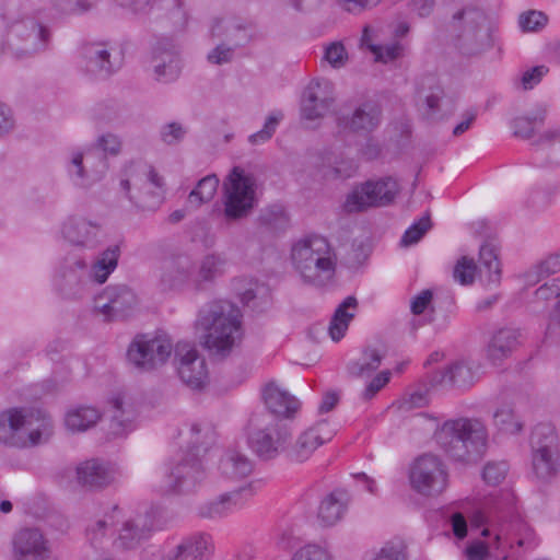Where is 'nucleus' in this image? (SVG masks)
<instances>
[{"label":"nucleus","mask_w":560,"mask_h":560,"mask_svg":"<svg viewBox=\"0 0 560 560\" xmlns=\"http://www.w3.org/2000/svg\"><path fill=\"white\" fill-rule=\"evenodd\" d=\"M241 311L228 300H212L198 312L196 328L202 331L203 347L218 359L226 358L241 330Z\"/></svg>","instance_id":"nucleus-1"},{"label":"nucleus","mask_w":560,"mask_h":560,"mask_svg":"<svg viewBox=\"0 0 560 560\" xmlns=\"http://www.w3.org/2000/svg\"><path fill=\"white\" fill-rule=\"evenodd\" d=\"M291 260L305 284L316 288L329 282L336 271V256L324 236L307 235L293 244Z\"/></svg>","instance_id":"nucleus-2"},{"label":"nucleus","mask_w":560,"mask_h":560,"mask_svg":"<svg viewBox=\"0 0 560 560\" xmlns=\"http://www.w3.org/2000/svg\"><path fill=\"white\" fill-rule=\"evenodd\" d=\"M435 439L451 458L468 462L485 452L488 433L479 419L458 418L445 421L436 431Z\"/></svg>","instance_id":"nucleus-3"},{"label":"nucleus","mask_w":560,"mask_h":560,"mask_svg":"<svg viewBox=\"0 0 560 560\" xmlns=\"http://www.w3.org/2000/svg\"><path fill=\"white\" fill-rule=\"evenodd\" d=\"M52 432V420L42 410L12 408L0 416V442L9 446L38 445Z\"/></svg>","instance_id":"nucleus-4"},{"label":"nucleus","mask_w":560,"mask_h":560,"mask_svg":"<svg viewBox=\"0 0 560 560\" xmlns=\"http://www.w3.org/2000/svg\"><path fill=\"white\" fill-rule=\"evenodd\" d=\"M7 44L15 59L34 58L49 50L52 32L35 15H23L7 22Z\"/></svg>","instance_id":"nucleus-5"},{"label":"nucleus","mask_w":560,"mask_h":560,"mask_svg":"<svg viewBox=\"0 0 560 560\" xmlns=\"http://www.w3.org/2000/svg\"><path fill=\"white\" fill-rule=\"evenodd\" d=\"M190 433L189 448L174 456L166 466L165 491L168 493L189 492L205 478V468L199 457L202 447L198 439L201 433L200 425L194 423Z\"/></svg>","instance_id":"nucleus-6"},{"label":"nucleus","mask_w":560,"mask_h":560,"mask_svg":"<svg viewBox=\"0 0 560 560\" xmlns=\"http://www.w3.org/2000/svg\"><path fill=\"white\" fill-rule=\"evenodd\" d=\"M119 186L126 198L140 211H155L163 203V178L152 165L132 163Z\"/></svg>","instance_id":"nucleus-7"},{"label":"nucleus","mask_w":560,"mask_h":560,"mask_svg":"<svg viewBox=\"0 0 560 560\" xmlns=\"http://www.w3.org/2000/svg\"><path fill=\"white\" fill-rule=\"evenodd\" d=\"M453 20L460 24L457 46L464 55H478L493 46L494 26L481 9L466 7L455 13Z\"/></svg>","instance_id":"nucleus-8"},{"label":"nucleus","mask_w":560,"mask_h":560,"mask_svg":"<svg viewBox=\"0 0 560 560\" xmlns=\"http://www.w3.org/2000/svg\"><path fill=\"white\" fill-rule=\"evenodd\" d=\"M252 425L248 445L260 459H273L288 450L292 431L287 421L256 417L252 420Z\"/></svg>","instance_id":"nucleus-9"},{"label":"nucleus","mask_w":560,"mask_h":560,"mask_svg":"<svg viewBox=\"0 0 560 560\" xmlns=\"http://www.w3.org/2000/svg\"><path fill=\"white\" fill-rule=\"evenodd\" d=\"M155 516L153 509H147L143 512L121 521H115L116 528L113 530L114 538L110 544L112 555L118 558H125L129 553L138 550L154 530Z\"/></svg>","instance_id":"nucleus-10"},{"label":"nucleus","mask_w":560,"mask_h":560,"mask_svg":"<svg viewBox=\"0 0 560 560\" xmlns=\"http://www.w3.org/2000/svg\"><path fill=\"white\" fill-rule=\"evenodd\" d=\"M224 217L235 221L247 217L256 203L255 179L234 166L223 182Z\"/></svg>","instance_id":"nucleus-11"},{"label":"nucleus","mask_w":560,"mask_h":560,"mask_svg":"<svg viewBox=\"0 0 560 560\" xmlns=\"http://www.w3.org/2000/svg\"><path fill=\"white\" fill-rule=\"evenodd\" d=\"M399 191V186L393 177L378 180H368L357 186L346 197L342 209L346 213L365 211L371 207H384L392 203Z\"/></svg>","instance_id":"nucleus-12"},{"label":"nucleus","mask_w":560,"mask_h":560,"mask_svg":"<svg viewBox=\"0 0 560 560\" xmlns=\"http://www.w3.org/2000/svg\"><path fill=\"white\" fill-rule=\"evenodd\" d=\"M383 118L381 105L374 100L349 102L337 114V126L346 131L368 136L376 130Z\"/></svg>","instance_id":"nucleus-13"},{"label":"nucleus","mask_w":560,"mask_h":560,"mask_svg":"<svg viewBox=\"0 0 560 560\" xmlns=\"http://www.w3.org/2000/svg\"><path fill=\"white\" fill-rule=\"evenodd\" d=\"M173 345L165 337L149 338L148 335H137L127 350V359L140 371H151L166 362L172 353Z\"/></svg>","instance_id":"nucleus-14"},{"label":"nucleus","mask_w":560,"mask_h":560,"mask_svg":"<svg viewBox=\"0 0 560 560\" xmlns=\"http://www.w3.org/2000/svg\"><path fill=\"white\" fill-rule=\"evenodd\" d=\"M410 483L423 495L440 494L447 485V472L441 459L432 454L419 456L410 468Z\"/></svg>","instance_id":"nucleus-15"},{"label":"nucleus","mask_w":560,"mask_h":560,"mask_svg":"<svg viewBox=\"0 0 560 560\" xmlns=\"http://www.w3.org/2000/svg\"><path fill=\"white\" fill-rule=\"evenodd\" d=\"M83 69L96 79H107L122 66V56L106 42L86 43L81 48Z\"/></svg>","instance_id":"nucleus-16"},{"label":"nucleus","mask_w":560,"mask_h":560,"mask_svg":"<svg viewBox=\"0 0 560 560\" xmlns=\"http://www.w3.org/2000/svg\"><path fill=\"white\" fill-rule=\"evenodd\" d=\"M137 303V295L128 285L113 284L95 296L94 308L104 315L105 320H122L132 313Z\"/></svg>","instance_id":"nucleus-17"},{"label":"nucleus","mask_w":560,"mask_h":560,"mask_svg":"<svg viewBox=\"0 0 560 560\" xmlns=\"http://www.w3.org/2000/svg\"><path fill=\"white\" fill-rule=\"evenodd\" d=\"M107 167V159L96 152L72 151L67 173L74 186L90 188L104 177Z\"/></svg>","instance_id":"nucleus-18"},{"label":"nucleus","mask_w":560,"mask_h":560,"mask_svg":"<svg viewBox=\"0 0 560 560\" xmlns=\"http://www.w3.org/2000/svg\"><path fill=\"white\" fill-rule=\"evenodd\" d=\"M179 45L174 37L162 36L156 38L151 48V62L156 81L170 83L179 77Z\"/></svg>","instance_id":"nucleus-19"},{"label":"nucleus","mask_w":560,"mask_h":560,"mask_svg":"<svg viewBox=\"0 0 560 560\" xmlns=\"http://www.w3.org/2000/svg\"><path fill=\"white\" fill-rule=\"evenodd\" d=\"M256 493L255 483L248 482L200 504L197 516L205 520H220L241 510Z\"/></svg>","instance_id":"nucleus-20"},{"label":"nucleus","mask_w":560,"mask_h":560,"mask_svg":"<svg viewBox=\"0 0 560 560\" xmlns=\"http://www.w3.org/2000/svg\"><path fill=\"white\" fill-rule=\"evenodd\" d=\"M175 359L178 361V375L180 380L194 389L202 388L208 380V370L205 358L189 342H177Z\"/></svg>","instance_id":"nucleus-21"},{"label":"nucleus","mask_w":560,"mask_h":560,"mask_svg":"<svg viewBox=\"0 0 560 560\" xmlns=\"http://www.w3.org/2000/svg\"><path fill=\"white\" fill-rule=\"evenodd\" d=\"M89 265L82 257H66L56 276L58 291L67 299L80 295L86 284Z\"/></svg>","instance_id":"nucleus-22"},{"label":"nucleus","mask_w":560,"mask_h":560,"mask_svg":"<svg viewBox=\"0 0 560 560\" xmlns=\"http://www.w3.org/2000/svg\"><path fill=\"white\" fill-rule=\"evenodd\" d=\"M334 102V84L327 79L313 80L302 96V117L308 120L317 119L329 110Z\"/></svg>","instance_id":"nucleus-23"},{"label":"nucleus","mask_w":560,"mask_h":560,"mask_svg":"<svg viewBox=\"0 0 560 560\" xmlns=\"http://www.w3.org/2000/svg\"><path fill=\"white\" fill-rule=\"evenodd\" d=\"M210 36L241 49L254 39V27L240 18H215L210 26Z\"/></svg>","instance_id":"nucleus-24"},{"label":"nucleus","mask_w":560,"mask_h":560,"mask_svg":"<svg viewBox=\"0 0 560 560\" xmlns=\"http://www.w3.org/2000/svg\"><path fill=\"white\" fill-rule=\"evenodd\" d=\"M62 236L71 245L82 249H95L103 240L102 225L82 217H71L62 225Z\"/></svg>","instance_id":"nucleus-25"},{"label":"nucleus","mask_w":560,"mask_h":560,"mask_svg":"<svg viewBox=\"0 0 560 560\" xmlns=\"http://www.w3.org/2000/svg\"><path fill=\"white\" fill-rule=\"evenodd\" d=\"M261 397L268 413L258 416L259 418L287 421L292 419L300 408L299 399L275 383H269L264 387Z\"/></svg>","instance_id":"nucleus-26"},{"label":"nucleus","mask_w":560,"mask_h":560,"mask_svg":"<svg viewBox=\"0 0 560 560\" xmlns=\"http://www.w3.org/2000/svg\"><path fill=\"white\" fill-rule=\"evenodd\" d=\"M226 259L215 253L202 256L192 267L191 288L195 292L211 290L224 275Z\"/></svg>","instance_id":"nucleus-27"},{"label":"nucleus","mask_w":560,"mask_h":560,"mask_svg":"<svg viewBox=\"0 0 560 560\" xmlns=\"http://www.w3.org/2000/svg\"><path fill=\"white\" fill-rule=\"evenodd\" d=\"M16 560H48L50 550L44 535L37 528H23L13 539Z\"/></svg>","instance_id":"nucleus-28"},{"label":"nucleus","mask_w":560,"mask_h":560,"mask_svg":"<svg viewBox=\"0 0 560 560\" xmlns=\"http://www.w3.org/2000/svg\"><path fill=\"white\" fill-rule=\"evenodd\" d=\"M212 550L211 535L197 532L183 538L175 548L163 555L160 560H205Z\"/></svg>","instance_id":"nucleus-29"},{"label":"nucleus","mask_w":560,"mask_h":560,"mask_svg":"<svg viewBox=\"0 0 560 560\" xmlns=\"http://www.w3.org/2000/svg\"><path fill=\"white\" fill-rule=\"evenodd\" d=\"M328 424L319 422L316 425L304 431L296 442L288 450V457L291 460L303 463L310 458L313 452L332 438L331 431H326Z\"/></svg>","instance_id":"nucleus-30"},{"label":"nucleus","mask_w":560,"mask_h":560,"mask_svg":"<svg viewBox=\"0 0 560 560\" xmlns=\"http://www.w3.org/2000/svg\"><path fill=\"white\" fill-rule=\"evenodd\" d=\"M477 365L471 361H456L434 374L432 382L446 388H468L477 380Z\"/></svg>","instance_id":"nucleus-31"},{"label":"nucleus","mask_w":560,"mask_h":560,"mask_svg":"<svg viewBox=\"0 0 560 560\" xmlns=\"http://www.w3.org/2000/svg\"><path fill=\"white\" fill-rule=\"evenodd\" d=\"M77 478L80 485L90 489H102L115 479V470L108 463L92 458L77 467Z\"/></svg>","instance_id":"nucleus-32"},{"label":"nucleus","mask_w":560,"mask_h":560,"mask_svg":"<svg viewBox=\"0 0 560 560\" xmlns=\"http://www.w3.org/2000/svg\"><path fill=\"white\" fill-rule=\"evenodd\" d=\"M521 334L518 329L503 327L497 330L488 341L486 354L492 364H500L509 358L518 345Z\"/></svg>","instance_id":"nucleus-33"},{"label":"nucleus","mask_w":560,"mask_h":560,"mask_svg":"<svg viewBox=\"0 0 560 560\" xmlns=\"http://www.w3.org/2000/svg\"><path fill=\"white\" fill-rule=\"evenodd\" d=\"M351 497L343 489H336L325 497L318 508L317 517L324 526L338 523L347 512Z\"/></svg>","instance_id":"nucleus-34"},{"label":"nucleus","mask_w":560,"mask_h":560,"mask_svg":"<svg viewBox=\"0 0 560 560\" xmlns=\"http://www.w3.org/2000/svg\"><path fill=\"white\" fill-rule=\"evenodd\" d=\"M192 266L188 259L177 258L164 269L160 279L163 291L178 290L185 284L191 285Z\"/></svg>","instance_id":"nucleus-35"},{"label":"nucleus","mask_w":560,"mask_h":560,"mask_svg":"<svg viewBox=\"0 0 560 560\" xmlns=\"http://www.w3.org/2000/svg\"><path fill=\"white\" fill-rule=\"evenodd\" d=\"M532 468L537 479L550 481L560 470V452L532 450Z\"/></svg>","instance_id":"nucleus-36"},{"label":"nucleus","mask_w":560,"mask_h":560,"mask_svg":"<svg viewBox=\"0 0 560 560\" xmlns=\"http://www.w3.org/2000/svg\"><path fill=\"white\" fill-rule=\"evenodd\" d=\"M252 460L244 454L229 450L220 458L219 469L223 476L230 479L247 477L253 471Z\"/></svg>","instance_id":"nucleus-37"},{"label":"nucleus","mask_w":560,"mask_h":560,"mask_svg":"<svg viewBox=\"0 0 560 560\" xmlns=\"http://www.w3.org/2000/svg\"><path fill=\"white\" fill-rule=\"evenodd\" d=\"M120 257V246L118 244L110 245L104 249L89 270L90 279L102 284L109 275L117 268Z\"/></svg>","instance_id":"nucleus-38"},{"label":"nucleus","mask_w":560,"mask_h":560,"mask_svg":"<svg viewBox=\"0 0 560 560\" xmlns=\"http://www.w3.org/2000/svg\"><path fill=\"white\" fill-rule=\"evenodd\" d=\"M479 273L487 284H499L501 281V266L498 252L492 244L485 243L479 249Z\"/></svg>","instance_id":"nucleus-39"},{"label":"nucleus","mask_w":560,"mask_h":560,"mask_svg":"<svg viewBox=\"0 0 560 560\" xmlns=\"http://www.w3.org/2000/svg\"><path fill=\"white\" fill-rule=\"evenodd\" d=\"M110 405V432L114 435H121L132 429L135 411L131 408H125L124 399L120 395L114 396L109 400Z\"/></svg>","instance_id":"nucleus-40"},{"label":"nucleus","mask_w":560,"mask_h":560,"mask_svg":"<svg viewBox=\"0 0 560 560\" xmlns=\"http://www.w3.org/2000/svg\"><path fill=\"white\" fill-rule=\"evenodd\" d=\"M358 301L354 296L346 298L336 308L329 323L328 331L334 341H339L346 334L353 313L348 312L349 308H357Z\"/></svg>","instance_id":"nucleus-41"},{"label":"nucleus","mask_w":560,"mask_h":560,"mask_svg":"<svg viewBox=\"0 0 560 560\" xmlns=\"http://www.w3.org/2000/svg\"><path fill=\"white\" fill-rule=\"evenodd\" d=\"M101 413L94 407L80 406L66 413L65 424L72 432H84L96 424Z\"/></svg>","instance_id":"nucleus-42"},{"label":"nucleus","mask_w":560,"mask_h":560,"mask_svg":"<svg viewBox=\"0 0 560 560\" xmlns=\"http://www.w3.org/2000/svg\"><path fill=\"white\" fill-rule=\"evenodd\" d=\"M382 360L383 354L378 350L366 347L361 359L347 364V372L351 377H369L380 368Z\"/></svg>","instance_id":"nucleus-43"},{"label":"nucleus","mask_w":560,"mask_h":560,"mask_svg":"<svg viewBox=\"0 0 560 560\" xmlns=\"http://www.w3.org/2000/svg\"><path fill=\"white\" fill-rule=\"evenodd\" d=\"M560 271V250L547 255L544 259L524 272L523 278L528 287L536 285L540 280Z\"/></svg>","instance_id":"nucleus-44"},{"label":"nucleus","mask_w":560,"mask_h":560,"mask_svg":"<svg viewBox=\"0 0 560 560\" xmlns=\"http://www.w3.org/2000/svg\"><path fill=\"white\" fill-rule=\"evenodd\" d=\"M219 187V178L211 174L201 178L187 197V206L198 209L203 203L212 200Z\"/></svg>","instance_id":"nucleus-45"},{"label":"nucleus","mask_w":560,"mask_h":560,"mask_svg":"<svg viewBox=\"0 0 560 560\" xmlns=\"http://www.w3.org/2000/svg\"><path fill=\"white\" fill-rule=\"evenodd\" d=\"M530 450L560 452L557 431L550 423H538L530 434Z\"/></svg>","instance_id":"nucleus-46"},{"label":"nucleus","mask_w":560,"mask_h":560,"mask_svg":"<svg viewBox=\"0 0 560 560\" xmlns=\"http://www.w3.org/2000/svg\"><path fill=\"white\" fill-rule=\"evenodd\" d=\"M258 222L265 230L279 233L289 226V217L283 206L275 203L260 211Z\"/></svg>","instance_id":"nucleus-47"},{"label":"nucleus","mask_w":560,"mask_h":560,"mask_svg":"<svg viewBox=\"0 0 560 560\" xmlns=\"http://www.w3.org/2000/svg\"><path fill=\"white\" fill-rule=\"evenodd\" d=\"M241 302L254 312H261L268 304L269 290L264 283L249 281L248 287L238 292Z\"/></svg>","instance_id":"nucleus-48"},{"label":"nucleus","mask_w":560,"mask_h":560,"mask_svg":"<svg viewBox=\"0 0 560 560\" xmlns=\"http://www.w3.org/2000/svg\"><path fill=\"white\" fill-rule=\"evenodd\" d=\"M155 7L165 12V16L170 20L175 31L180 32L185 30L189 16L183 0H156Z\"/></svg>","instance_id":"nucleus-49"},{"label":"nucleus","mask_w":560,"mask_h":560,"mask_svg":"<svg viewBox=\"0 0 560 560\" xmlns=\"http://www.w3.org/2000/svg\"><path fill=\"white\" fill-rule=\"evenodd\" d=\"M532 145L547 150V160L552 165H560V128L545 131L534 138Z\"/></svg>","instance_id":"nucleus-50"},{"label":"nucleus","mask_w":560,"mask_h":560,"mask_svg":"<svg viewBox=\"0 0 560 560\" xmlns=\"http://www.w3.org/2000/svg\"><path fill=\"white\" fill-rule=\"evenodd\" d=\"M493 422L499 431L506 434H518L523 431L524 423L514 412V410L504 405L493 413Z\"/></svg>","instance_id":"nucleus-51"},{"label":"nucleus","mask_w":560,"mask_h":560,"mask_svg":"<svg viewBox=\"0 0 560 560\" xmlns=\"http://www.w3.org/2000/svg\"><path fill=\"white\" fill-rule=\"evenodd\" d=\"M427 82L429 92L425 93L424 88H420L418 90V98L424 104L423 114L427 118H434L439 112V102L443 97L444 91L440 85L435 84L433 77H428Z\"/></svg>","instance_id":"nucleus-52"},{"label":"nucleus","mask_w":560,"mask_h":560,"mask_svg":"<svg viewBox=\"0 0 560 560\" xmlns=\"http://www.w3.org/2000/svg\"><path fill=\"white\" fill-rule=\"evenodd\" d=\"M115 525L114 515L105 514L102 518L91 522L86 529V538L95 549L104 548V540L108 530Z\"/></svg>","instance_id":"nucleus-53"},{"label":"nucleus","mask_w":560,"mask_h":560,"mask_svg":"<svg viewBox=\"0 0 560 560\" xmlns=\"http://www.w3.org/2000/svg\"><path fill=\"white\" fill-rule=\"evenodd\" d=\"M546 117V110L539 109L532 116L516 117L512 121L513 133L522 139H532L534 137V130L537 127L542 126Z\"/></svg>","instance_id":"nucleus-54"},{"label":"nucleus","mask_w":560,"mask_h":560,"mask_svg":"<svg viewBox=\"0 0 560 560\" xmlns=\"http://www.w3.org/2000/svg\"><path fill=\"white\" fill-rule=\"evenodd\" d=\"M282 119L283 113L281 110L271 112L266 118L264 127L248 137V142L255 145L269 141L275 135L277 127Z\"/></svg>","instance_id":"nucleus-55"},{"label":"nucleus","mask_w":560,"mask_h":560,"mask_svg":"<svg viewBox=\"0 0 560 560\" xmlns=\"http://www.w3.org/2000/svg\"><path fill=\"white\" fill-rule=\"evenodd\" d=\"M432 222L430 213L427 212L418 221L413 222L404 233L400 244L410 246L418 243L424 234L431 229Z\"/></svg>","instance_id":"nucleus-56"},{"label":"nucleus","mask_w":560,"mask_h":560,"mask_svg":"<svg viewBox=\"0 0 560 560\" xmlns=\"http://www.w3.org/2000/svg\"><path fill=\"white\" fill-rule=\"evenodd\" d=\"M477 265L474 259L466 256L462 257L454 267L453 277L463 285H469L475 280Z\"/></svg>","instance_id":"nucleus-57"},{"label":"nucleus","mask_w":560,"mask_h":560,"mask_svg":"<svg viewBox=\"0 0 560 560\" xmlns=\"http://www.w3.org/2000/svg\"><path fill=\"white\" fill-rule=\"evenodd\" d=\"M236 50L237 49L229 44L219 40L218 44L208 51L207 61L214 66L231 63L235 58Z\"/></svg>","instance_id":"nucleus-58"},{"label":"nucleus","mask_w":560,"mask_h":560,"mask_svg":"<svg viewBox=\"0 0 560 560\" xmlns=\"http://www.w3.org/2000/svg\"><path fill=\"white\" fill-rule=\"evenodd\" d=\"M373 560H408L407 547L401 540L387 541Z\"/></svg>","instance_id":"nucleus-59"},{"label":"nucleus","mask_w":560,"mask_h":560,"mask_svg":"<svg viewBox=\"0 0 560 560\" xmlns=\"http://www.w3.org/2000/svg\"><path fill=\"white\" fill-rule=\"evenodd\" d=\"M509 470L506 462H489L485 465L482 470L483 480L491 486H497L505 479Z\"/></svg>","instance_id":"nucleus-60"},{"label":"nucleus","mask_w":560,"mask_h":560,"mask_svg":"<svg viewBox=\"0 0 560 560\" xmlns=\"http://www.w3.org/2000/svg\"><path fill=\"white\" fill-rule=\"evenodd\" d=\"M547 22L548 16L544 12L536 10L522 13L518 20L520 26L524 32H537L544 28Z\"/></svg>","instance_id":"nucleus-61"},{"label":"nucleus","mask_w":560,"mask_h":560,"mask_svg":"<svg viewBox=\"0 0 560 560\" xmlns=\"http://www.w3.org/2000/svg\"><path fill=\"white\" fill-rule=\"evenodd\" d=\"M114 2L137 16L148 15L156 5V0H114Z\"/></svg>","instance_id":"nucleus-62"},{"label":"nucleus","mask_w":560,"mask_h":560,"mask_svg":"<svg viewBox=\"0 0 560 560\" xmlns=\"http://www.w3.org/2000/svg\"><path fill=\"white\" fill-rule=\"evenodd\" d=\"M186 133L187 128L175 121L164 125L160 131L161 140L168 145L179 143Z\"/></svg>","instance_id":"nucleus-63"},{"label":"nucleus","mask_w":560,"mask_h":560,"mask_svg":"<svg viewBox=\"0 0 560 560\" xmlns=\"http://www.w3.org/2000/svg\"><path fill=\"white\" fill-rule=\"evenodd\" d=\"M291 560H332L328 551L318 545H306L300 548Z\"/></svg>","instance_id":"nucleus-64"}]
</instances>
